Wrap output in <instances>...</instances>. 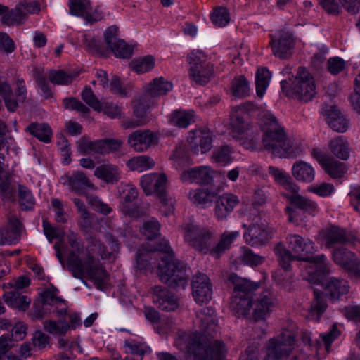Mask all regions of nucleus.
Listing matches in <instances>:
<instances>
[{
  "label": "nucleus",
  "instance_id": "obj_26",
  "mask_svg": "<svg viewBox=\"0 0 360 360\" xmlns=\"http://www.w3.org/2000/svg\"><path fill=\"white\" fill-rule=\"evenodd\" d=\"M245 242L252 246L262 245L270 238L269 231L265 224H252L244 233Z\"/></svg>",
  "mask_w": 360,
  "mask_h": 360
},
{
  "label": "nucleus",
  "instance_id": "obj_25",
  "mask_svg": "<svg viewBox=\"0 0 360 360\" xmlns=\"http://www.w3.org/2000/svg\"><path fill=\"white\" fill-rule=\"evenodd\" d=\"M298 192L299 187L297 186L296 192H290V193L285 194L284 195L296 208L303 210L310 215H316L320 211L317 202L311 199L300 195Z\"/></svg>",
  "mask_w": 360,
  "mask_h": 360
},
{
  "label": "nucleus",
  "instance_id": "obj_7",
  "mask_svg": "<svg viewBox=\"0 0 360 360\" xmlns=\"http://www.w3.org/2000/svg\"><path fill=\"white\" fill-rule=\"evenodd\" d=\"M288 250L278 244L275 248L279 264L285 271H289L291 262L307 260L309 255L316 251L314 243L298 234H288L286 238Z\"/></svg>",
  "mask_w": 360,
  "mask_h": 360
},
{
  "label": "nucleus",
  "instance_id": "obj_5",
  "mask_svg": "<svg viewBox=\"0 0 360 360\" xmlns=\"http://www.w3.org/2000/svg\"><path fill=\"white\" fill-rule=\"evenodd\" d=\"M258 122L263 131L264 148L278 158L296 157L302 152V146L286 137L283 127L269 110L261 108L257 114Z\"/></svg>",
  "mask_w": 360,
  "mask_h": 360
},
{
  "label": "nucleus",
  "instance_id": "obj_49",
  "mask_svg": "<svg viewBox=\"0 0 360 360\" xmlns=\"http://www.w3.org/2000/svg\"><path fill=\"white\" fill-rule=\"evenodd\" d=\"M231 91L236 97H245L249 94V83L243 76H238L233 79Z\"/></svg>",
  "mask_w": 360,
  "mask_h": 360
},
{
  "label": "nucleus",
  "instance_id": "obj_8",
  "mask_svg": "<svg viewBox=\"0 0 360 360\" xmlns=\"http://www.w3.org/2000/svg\"><path fill=\"white\" fill-rule=\"evenodd\" d=\"M281 87L288 96L308 102L316 95V84L312 75L304 67H299L291 84L286 81L281 82Z\"/></svg>",
  "mask_w": 360,
  "mask_h": 360
},
{
  "label": "nucleus",
  "instance_id": "obj_14",
  "mask_svg": "<svg viewBox=\"0 0 360 360\" xmlns=\"http://www.w3.org/2000/svg\"><path fill=\"white\" fill-rule=\"evenodd\" d=\"M213 137V132L207 127L191 131L188 137L191 151L195 155L206 153L212 147Z\"/></svg>",
  "mask_w": 360,
  "mask_h": 360
},
{
  "label": "nucleus",
  "instance_id": "obj_23",
  "mask_svg": "<svg viewBox=\"0 0 360 360\" xmlns=\"http://www.w3.org/2000/svg\"><path fill=\"white\" fill-rule=\"evenodd\" d=\"M274 56L280 58H286L291 54L294 46L292 34L288 32H281L278 39L271 36L269 43Z\"/></svg>",
  "mask_w": 360,
  "mask_h": 360
},
{
  "label": "nucleus",
  "instance_id": "obj_39",
  "mask_svg": "<svg viewBox=\"0 0 360 360\" xmlns=\"http://www.w3.org/2000/svg\"><path fill=\"white\" fill-rule=\"evenodd\" d=\"M233 149L231 146L224 145L214 149L211 156V161L221 166H225L233 162L232 154Z\"/></svg>",
  "mask_w": 360,
  "mask_h": 360
},
{
  "label": "nucleus",
  "instance_id": "obj_24",
  "mask_svg": "<svg viewBox=\"0 0 360 360\" xmlns=\"http://www.w3.org/2000/svg\"><path fill=\"white\" fill-rule=\"evenodd\" d=\"M326 245L328 248H333L336 245L351 243L356 245L359 243V239L351 233H347L345 229L337 226L330 227L325 236Z\"/></svg>",
  "mask_w": 360,
  "mask_h": 360
},
{
  "label": "nucleus",
  "instance_id": "obj_33",
  "mask_svg": "<svg viewBox=\"0 0 360 360\" xmlns=\"http://www.w3.org/2000/svg\"><path fill=\"white\" fill-rule=\"evenodd\" d=\"M330 151L337 158L346 160L350 155V147L347 139L342 136H338L332 139L329 144Z\"/></svg>",
  "mask_w": 360,
  "mask_h": 360
},
{
  "label": "nucleus",
  "instance_id": "obj_3",
  "mask_svg": "<svg viewBox=\"0 0 360 360\" xmlns=\"http://www.w3.org/2000/svg\"><path fill=\"white\" fill-rule=\"evenodd\" d=\"M227 280L233 285V290L230 309L238 317H245L252 309V318L255 321H264L270 316L277 304L276 296L269 290H265L253 299L259 283L231 273Z\"/></svg>",
  "mask_w": 360,
  "mask_h": 360
},
{
  "label": "nucleus",
  "instance_id": "obj_63",
  "mask_svg": "<svg viewBox=\"0 0 360 360\" xmlns=\"http://www.w3.org/2000/svg\"><path fill=\"white\" fill-rule=\"evenodd\" d=\"M319 3L330 15H338L342 10L340 0H319Z\"/></svg>",
  "mask_w": 360,
  "mask_h": 360
},
{
  "label": "nucleus",
  "instance_id": "obj_4",
  "mask_svg": "<svg viewBox=\"0 0 360 360\" xmlns=\"http://www.w3.org/2000/svg\"><path fill=\"white\" fill-rule=\"evenodd\" d=\"M68 241V245L64 248V254L68 269L73 277L79 279L91 278L94 280L97 288L102 290L108 278L105 267L95 262V258L89 251L86 252L82 259L81 255L84 253V245L77 234H69Z\"/></svg>",
  "mask_w": 360,
  "mask_h": 360
},
{
  "label": "nucleus",
  "instance_id": "obj_42",
  "mask_svg": "<svg viewBox=\"0 0 360 360\" xmlns=\"http://www.w3.org/2000/svg\"><path fill=\"white\" fill-rule=\"evenodd\" d=\"M26 11L23 9L21 4H18L15 8L3 15L1 21L7 25L22 23L27 18Z\"/></svg>",
  "mask_w": 360,
  "mask_h": 360
},
{
  "label": "nucleus",
  "instance_id": "obj_2",
  "mask_svg": "<svg viewBox=\"0 0 360 360\" xmlns=\"http://www.w3.org/2000/svg\"><path fill=\"white\" fill-rule=\"evenodd\" d=\"M136 267L140 270L153 271L158 266L160 280L174 288L184 289L190 277V269L186 264L174 258V253L169 240L162 238L158 243H147L139 250Z\"/></svg>",
  "mask_w": 360,
  "mask_h": 360
},
{
  "label": "nucleus",
  "instance_id": "obj_29",
  "mask_svg": "<svg viewBox=\"0 0 360 360\" xmlns=\"http://www.w3.org/2000/svg\"><path fill=\"white\" fill-rule=\"evenodd\" d=\"M267 200L266 192L262 188L255 190L253 195V203L252 205L246 206L242 212V217L248 221H255L259 217V211L255 205H262L266 203Z\"/></svg>",
  "mask_w": 360,
  "mask_h": 360
},
{
  "label": "nucleus",
  "instance_id": "obj_61",
  "mask_svg": "<svg viewBox=\"0 0 360 360\" xmlns=\"http://www.w3.org/2000/svg\"><path fill=\"white\" fill-rule=\"evenodd\" d=\"M316 269L319 274L320 277L329 274L330 262L327 260L326 257L321 254L315 257H311Z\"/></svg>",
  "mask_w": 360,
  "mask_h": 360
},
{
  "label": "nucleus",
  "instance_id": "obj_60",
  "mask_svg": "<svg viewBox=\"0 0 360 360\" xmlns=\"http://www.w3.org/2000/svg\"><path fill=\"white\" fill-rule=\"evenodd\" d=\"M81 96L82 100L95 110L101 111L102 105L98 99L95 96L90 87H85L82 91Z\"/></svg>",
  "mask_w": 360,
  "mask_h": 360
},
{
  "label": "nucleus",
  "instance_id": "obj_40",
  "mask_svg": "<svg viewBox=\"0 0 360 360\" xmlns=\"http://www.w3.org/2000/svg\"><path fill=\"white\" fill-rule=\"evenodd\" d=\"M89 1L87 0H70L69 10L72 15L77 16H86L89 22H93L99 20V18H94L91 15H89L87 11L89 8Z\"/></svg>",
  "mask_w": 360,
  "mask_h": 360
},
{
  "label": "nucleus",
  "instance_id": "obj_32",
  "mask_svg": "<svg viewBox=\"0 0 360 360\" xmlns=\"http://www.w3.org/2000/svg\"><path fill=\"white\" fill-rule=\"evenodd\" d=\"M94 175L106 183H117L120 179V171L118 167L112 164H103L94 170Z\"/></svg>",
  "mask_w": 360,
  "mask_h": 360
},
{
  "label": "nucleus",
  "instance_id": "obj_27",
  "mask_svg": "<svg viewBox=\"0 0 360 360\" xmlns=\"http://www.w3.org/2000/svg\"><path fill=\"white\" fill-rule=\"evenodd\" d=\"M324 289L326 294L334 302L347 295L349 292V286L347 281L331 277L326 281Z\"/></svg>",
  "mask_w": 360,
  "mask_h": 360
},
{
  "label": "nucleus",
  "instance_id": "obj_10",
  "mask_svg": "<svg viewBox=\"0 0 360 360\" xmlns=\"http://www.w3.org/2000/svg\"><path fill=\"white\" fill-rule=\"evenodd\" d=\"M187 62L190 65L188 75L191 80L200 85L210 82L214 74V68L204 52L192 51L187 56Z\"/></svg>",
  "mask_w": 360,
  "mask_h": 360
},
{
  "label": "nucleus",
  "instance_id": "obj_64",
  "mask_svg": "<svg viewBox=\"0 0 360 360\" xmlns=\"http://www.w3.org/2000/svg\"><path fill=\"white\" fill-rule=\"evenodd\" d=\"M83 45L92 54H102L103 53L101 41L95 38L85 35Z\"/></svg>",
  "mask_w": 360,
  "mask_h": 360
},
{
  "label": "nucleus",
  "instance_id": "obj_6",
  "mask_svg": "<svg viewBox=\"0 0 360 360\" xmlns=\"http://www.w3.org/2000/svg\"><path fill=\"white\" fill-rule=\"evenodd\" d=\"M184 240L195 250L202 252H210L216 258L220 257L231 248V244L239 236V231H226L221 236L216 246L211 248L212 233L194 224H184L181 226Z\"/></svg>",
  "mask_w": 360,
  "mask_h": 360
},
{
  "label": "nucleus",
  "instance_id": "obj_45",
  "mask_svg": "<svg viewBox=\"0 0 360 360\" xmlns=\"http://www.w3.org/2000/svg\"><path fill=\"white\" fill-rule=\"evenodd\" d=\"M314 299L311 302L309 311L311 319L319 321L326 309L327 304L322 293L314 291Z\"/></svg>",
  "mask_w": 360,
  "mask_h": 360
},
{
  "label": "nucleus",
  "instance_id": "obj_1",
  "mask_svg": "<svg viewBox=\"0 0 360 360\" xmlns=\"http://www.w3.org/2000/svg\"><path fill=\"white\" fill-rule=\"evenodd\" d=\"M196 320L200 332L179 330L174 345L186 354V360H221L227 348L219 340H212L207 336L217 326L215 311L207 307L196 312Z\"/></svg>",
  "mask_w": 360,
  "mask_h": 360
},
{
  "label": "nucleus",
  "instance_id": "obj_62",
  "mask_svg": "<svg viewBox=\"0 0 360 360\" xmlns=\"http://www.w3.org/2000/svg\"><path fill=\"white\" fill-rule=\"evenodd\" d=\"M158 198L161 202L160 211L162 214L165 217L173 214L174 211L175 199L169 196L167 193L158 197Z\"/></svg>",
  "mask_w": 360,
  "mask_h": 360
},
{
  "label": "nucleus",
  "instance_id": "obj_9",
  "mask_svg": "<svg viewBox=\"0 0 360 360\" xmlns=\"http://www.w3.org/2000/svg\"><path fill=\"white\" fill-rule=\"evenodd\" d=\"M172 82L162 77L153 79L148 85L144 94L134 103V114L136 117L142 118L147 110L155 105L153 99L166 95L172 89Z\"/></svg>",
  "mask_w": 360,
  "mask_h": 360
},
{
  "label": "nucleus",
  "instance_id": "obj_58",
  "mask_svg": "<svg viewBox=\"0 0 360 360\" xmlns=\"http://www.w3.org/2000/svg\"><path fill=\"white\" fill-rule=\"evenodd\" d=\"M160 227L158 221L153 218L143 224L141 232L148 240L152 241L159 234Z\"/></svg>",
  "mask_w": 360,
  "mask_h": 360
},
{
  "label": "nucleus",
  "instance_id": "obj_18",
  "mask_svg": "<svg viewBox=\"0 0 360 360\" xmlns=\"http://www.w3.org/2000/svg\"><path fill=\"white\" fill-rule=\"evenodd\" d=\"M157 135L150 130H136L128 136L129 146L136 152L146 151L158 143Z\"/></svg>",
  "mask_w": 360,
  "mask_h": 360
},
{
  "label": "nucleus",
  "instance_id": "obj_48",
  "mask_svg": "<svg viewBox=\"0 0 360 360\" xmlns=\"http://www.w3.org/2000/svg\"><path fill=\"white\" fill-rule=\"evenodd\" d=\"M49 81L55 85H68L72 82L74 75L63 70H51L48 74Z\"/></svg>",
  "mask_w": 360,
  "mask_h": 360
},
{
  "label": "nucleus",
  "instance_id": "obj_41",
  "mask_svg": "<svg viewBox=\"0 0 360 360\" xmlns=\"http://www.w3.org/2000/svg\"><path fill=\"white\" fill-rule=\"evenodd\" d=\"M271 75L266 68H258L255 75L256 93L258 97L262 98L269 85Z\"/></svg>",
  "mask_w": 360,
  "mask_h": 360
},
{
  "label": "nucleus",
  "instance_id": "obj_37",
  "mask_svg": "<svg viewBox=\"0 0 360 360\" xmlns=\"http://www.w3.org/2000/svg\"><path fill=\"white\" fill-rule=\"evenodd\" d=\"M155 165V160L151 157L146 155L133 157L126 162V166L131 171H136L138 172H143L151 169Z\"/></svg>",
  "mask_w": 360,
  "mask_h": 360
},
{
  "label": "nucleus",
  "instance_id": "obj_57",
  "mask_svg": "<svg viewBox=\"0 0 360 360\" xmlns=\"http://www.w3.org/2000/svg\"><path fill=\"white\" fill-rule=\"evenodd\" d=\"M19 202L24 210H32L34 205V198L31 191L25 186H20L18 188Z\"/></svg>",
  "mask_w": 360,
  "mask_h": 360
},
{
  "label": "nucleus",
  "instance_id": "obj_44",
  "mask_svg": "<svg viewBox=\"0 0 360 360\" xmlns=\"http://www.w3.org/2000/svg\"><path fill=\"white\" fill-rule=\"evenodd\" d=\"M27 130L41 141L49 143L51 141V129L47 124L31 123Z\"/></svg>",
  "mask_w": 360,
  "mask_h": 360
},
{
  "label": "nucleus",
  "instance_id": "obj_22",
  "mask_svg": "<svg viewBox=\"0 0 360 360\" xmlns=\"http://www.w3.org/2000/svg\"><path fill=\"white\" fill-rule=\"evenodd\" d=\"M138 197V190L131 184L124 185L122 193V201L120 205L121 212L130 217H139L140 214L138 206L131 204Z\"/></svg>",
  "mask_w": 360,
  "mask_h": 360
},
{
  "label": "nucleus",
  "instance_id": "obj_31",
  "mask_svg": "<svg viewBox=\"0 0 360 360\" xmlns=\"http://www.w3.org/2000/svg\"><path fill=\"white\" fill-rule=\"evenodd\" d=\"M68 184L72 191L82 193L87 188H91V183L86 174L82 171H75L67 176Z\"/></svg>",
  "mask_w": 360,
  "mask_h": 360
},
{
  "label": "nucleus",
  "instance_id": "obj_56",
  "mask_svg": "<svg viewBox=\"0 0 360 360\" xmlns=\"http://www.w3.org/2000/svg\"><path fill=\"white\" fill-rule=\"evenodd\" d=\"M335 186L330 183L313 184L308 187L307 191L321 198H328L335 192Z\"/></svg>",
  "mask_w": 360,
  "mask_h": 360
},
{
  "label": "nucleus",
  "instance_id": "obj_55",
  "mask_svg": "<svg viewBox=\"0 0 360 360\" xmlns=\"http://www.w3.org/2000/svg\"><path fill=\"white\" fill-rule=\"evenodd\" d=\"M44 328L46 331L57 335H64L70 329L69 324L64 321H45Z\"/></svg>",
  "mask_w": 360,
  "mask_h": 360
},
{
  "label": "nucleus",
  "instance_id": "obj_34",
  "mask_svg": "<svg viewBox=\"0 0 360 360\" xmlns=\"http://www.w3.org/2000/svg\"><path fill=\"white\" fill-rule=\"evenodd\" d=\"M292 174L297 181L305 183L313 181L315 177L314 169L303 161L296 162L292 165Z\"/></svg>",
  "mask_w": 360,
  "mask_h": 360
},
{
  "label": "nucleus",
  "instance_id": "obj_36",
  "mask_svg": "<svg viewBox=\"0 0 360 360\" xmlns=\"http://www.w3.org/2000/svg\"><path fill=\"white\" fill-rule=\"evenodd\" d=\"M269 174L274 178L276 183L282 185L290 192L297 191V185L292 182L291 177L282 169L274 166L268 168Z\"/></svg>",
  "mask_w": 360,
  "mask_h": 360
},
{
  "label": "nucleus",
  "instance_id": "obj_43",
  "mask_svg": "<svg viewBox=\"0 0 360 360\" xmlns=\"http://www.w3.org/2000/svg\"><path fill=\"white\" fill-rule=\"evenodd\" d=\"M195 113L193 111L181 110H174L170 117V122L179 128H186L194 122Z\"/></svg>",
  "mask_w": 360,
  "mask_h": 360
},
{
  "label": "nucleus",
  "instance_id": "obj_17",
  "mask_svg": "<svg viewBox=\"0 0 360 360\" xmlns=\"http://www.w3.org/2000/svg\"><path fill=\"white\" fill-rule=\"evenodd\" d=\"M340 330L338 329L336 324H333L330 330L324 333L319 335V339L316 340L315 344L312 345V340L311 333L304 332L302 335V342L308 347H314L317 352L323 349L327 353L330 352V346L332 343L340 336Z\"/></svg>",
  "mask_w": 360,
  "mask_h": 360
},
{
  "label": "nucleus",
  "instance_id": "obj_47",
  "mask_svg": "<svg viewBox=\"0 0 360 360\" xmlns=\"http://www.w3.org/2000/svg\"><path fill=\"white\" fill-rule=\"evenodd\" d=\"M323 169L333 179H339L346 174L347 167L345 163L331 158L326 164Z\"/></svg>",
  "mask_w": 360,
  "mask_h": 360
},
{
  "label": "nucleus",
  "instance_id": "obj_21",
  "mask_svg": "<svg viewBox=\"0 0 360 360\" xmlns=\"http://www.w3.org/2000/svg\"><path fill=\"white\" fill-rule=\"evenodd\" d=\"M213 179V170L210 166H198L184 171L181 179L184 183L209 184Z\"/></svg>",
  "mask_w": 360,
  "mask_h": 360
},
{
  "label": "nucleus",
  "instance_id": "obj_15",
  "mask_svg": "<svg viewBox=\"0 0 360 360\" xmlns=\"http://www.w3.org/2000/svg\"><path fill=\"white\" fill-rule=\"evenodd\" d=\"M333 259L351 276L360 277V261L354 252L345 248H336L333 250Z\"/></svg>",
  "mask_w": 360,
  "mask_h": 360
},
{
  "label": "nucleus",
  "instance_id": "obj_35",
  "mask_svg": "<svg viewBox=\"0 0 360 360\" xmlns=\"http://www.w3.org/2000/svg\"><path fill=\"white\" fill-rule=\"evenodd\" d=\"M21 223L15 218H11L6 227H3L4 244H15L20 239Z\"/></svg>",
  "mask_w": 360,
  "mask_h": 360
},
{
  "label": "nucleus",
  "instance_id": "obj_11",
  "mask_svg": "<svg viewBox=\"0 0 360 360\" xmlns=\"http://www.w3.org/2000/svg\"><path fill=\"white\" fill-rule=\"evenodd\" d=\"M256 110L255 105L251 102L232 108L230 115L231 136L237 141L247 138L250 129V117Z\"/></svg>",
  "mask_w": 360,
  "mask_h": 360
},
{
  "label": "nucleus",
  "instance_id": "obj_16",
  "mask_svg": "<svg viewBox=\"0 0 360 360\" xmlns=\"http://www.w3.org/2000/svg\"><path fill=\"white\" fill-rule=\"evenodd\" d=\"M191 286L193 297L197 303H207L212 299V284L206 274L198 273L193 276Z\"/></svg>",
  "mask_w": 360,
  "mask_h": 360
},
{
  "label": "nucleus",
  "instance_id": "obj_38",
  "mask_svg": "<svg viewBox=\"0 0 360 360\" xmlns=\"http://www.w3.org/2000/svg\"><path fill=\"white\" fill-rule=\"evenodd\" d=\"M92 244L95 246L94 250H97L102 259L110 260L115 258V253L119 250V243L117 240L112 236L108 238V245L110 247V251L100 241L96 239H91Z\"/></svg>",
  "mask_w": 360,
  "mask_h": 360
},
{
  "label": "nucleus",
  "instance_id": "obj_19",
  "mask_svg": "<svg viewBox=\"0 0 360 360\" xmlns=\"http://www.w3.org/2000/svg\"><path fill=\"white\" fill-rule=\"evenodd\" d=\"M238 195L231 193H224L219 195L214 205V217L218 221L226 220L239 205Z\"/></svg>",
  "mask_w": 360,
  "mask_h": 360
},
{
  "label": "nucleus",
  "instance_id": "obj_46",
  "mask_svg": "<svg viewBox=\"0 0 360 360\" xmlns=\"http://www.w3.org/2000/svg\"><path fill=\"white\" fill-rule=\"evenodd\" d=\"M155 66V59L152 56H146L134 59L130 67L138 74H142L151 70Z\"/></svg>",
  "mask_w": 360,
  "mask_h": 360
},
{
  "label": "nucleus",
  "instance_id": "obj_30",
  "mask_svg": "<svg viewBox=\"0 0 360 360\" xmlns=\"http://www.w3.org/2000/svg\"><path fill=\"white\" fill-rule=\"evenodd\" d=\"M326 122L330 127L338 132H345L348 127L347 120L334 106L326 110Z\"/></svg>",
  "mask_w": 360,
  "mask_h": 360
},
{
  "label": "nucleus",
  "instance_id": "obj_13",
  "mask_svg": "<svg viewBox=\"0 0 360 360\" xmlns=\"http://www.w3.org/2000/svg\"><path fill=\"white\" fill-rule=\"evenodd\" d=\"M167 176L165 173L152 172L140 178V185L146 195L155 194L158 197L167 193Z\"/></svg>",
  "mask_w": 360,
  "mask_h": 360
},
{
  "label": "nucleus",
  "instance_id": "obj_59",
  "mask_svg": "<svg viewBox=\"0 0 360 360\" xmlns=\"http://www.w3.org/2000/svg\"><path fill=\"white\" fill-rule=\"evenodd\" d=\"M174 165L176 168L188 164L190 162V157L184 146H179L176 148L172 155Z\"/></svg>",
  "mask_w": 360,
  "mask_h": 360
},
{
  "label": "nucleus",
  "instance_id": "obj_52",
  "mask_svg": "<svg viewBox=\"0 0 360 360\" xmlns=\"http://www.w3.org/2000/svg\"><path fill=\"white\" fill-rule=\"evenodd\" d=\"M189 200L194 204L202 205L212 200V194L207 189L197 188L188 193Z\"/></svg>",
  "mask_w": 360,
  "mask_h": 360
},
{
  "label": "nucleus",
  "instance_id": "obj_28",
  "mask_svg": "<svg viewBox=\"0 0 360 360\" xmlns=\"http://www.w3.org/2000/svg\"><path fill=\"white\" fill-rule=\"evenodd\" d=\"M3 298L8 307L22 311H25L29 308L31 302L30 298L18 290L5 292Z\"/></svg>",
  "mask_w": 360,
  "mask_h": 360
},
{
  "label": "nucleus",
  "instance_id": "obj_51",
  "mask_svg": "<svg viewBox=\"0 0 360 360\" xmlns=\"http://www.w3.org/2000/svg\"><path fill=\"white\" fill-rule=\"evenodd\" d=\"M210 19L215 26L224 27L230 22L231 17L226 8L219 6L214 9Z\"/></svg>",
  "mask_w": 360,
  "mask_h": 360
},
{
  "label": "nucleus",
  "instance_id": "obj_12",
  "mask_svg": "<svg viewBox=\"0 0 360 360\" xmlns=\"http://www.w3.org/2000/svg\"><path fill=\"white\" fill-rule=\"evenodd\" d=\"M123 141L118 139H102L91 141L87 137H82L78 142V150L82 155L99 154L105 155L120 150Z\"/></svg>",
  "mask_w": 360,
  "mask_h": 360
},
{
  "label": "nucleus",
  "instance_id": "obj_50",
  "mask_svg": "<svg viewBox=\"0 0 360 360\" xmlns=\"http://www.w3.org/2000/svg\"><path fill=\"white\" fill-rule=\"evenodd\" d=\"M124 347L127 349L126 352L139 356L141 358H142L144 354L150 352V347L144 342H138L132 339L125 340Z\"/></svg>",
  "mask_w": 360,
  "mask_h": 360
},
{
  "label": "nucleus",
  "instance_id": "obj_54",
  "mask_svg": "<svg viewBox=\"0 0 360 360\" xmlns=\"http://www.w3.org/2000/svg\"><path fill=\"white\" fill-rule=\"evenodd\" d=\"M115 56L122 58H130L133 53V46L124 40L119 39L110 46Z\"/></svg>",
  "mask_w": 360,
  "mask_h": 360
},
{
  "label": "nucleus",
  "instance_id": "obj_53",
  "mask_svg": "<svg viewBox=\"0 0 360 360\" xmlns=\"http://www.w3.org/2000/svg\"><path fill=\"white\" fill-rule=\"evenodd\" d=\"M240 259L245 264L251 266H256L264 262V257L255 254L252 250L246 247L240 248Z\"/></svg>",
  "mask_w": 360,
  "mask_h": 360
},
{
  "label": "nucleus",
  "instance_id": "obj_20",
  "mask_svg": "<svg viewBox=\"0 0 360 360\" xmlns=\"http://www.w3.org/2000/svg\"><path fill=\"white\" fill-rule=\"evenodd\" d=\"M153 300L157 307L166 311H174L179 305L174 294L160 285L155 286L153 288Z\"/></svg>",
  "mask_w": 360,
  "mask_h": 360
}]
</instances>
